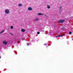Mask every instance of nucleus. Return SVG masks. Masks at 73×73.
<instances>
[{
    "mask_svg": "<svg viewBox=\"0 0 73 73\" xmlns=\"http://www.w3.org/2000/svg\"><path fill=\"white\" fill-rule=\"evenodd\" d=\"M44 14H42V13H39L38 14V15L39 16H40L41 15H43Z\"/></svg>",
    "mask_w": 73,
    "mask_h": 73,
    "instance_id": "nucleus-6",
    "label": "nucleus"
},
{
    "mask_svg": "<svg viewBox=\"0 0 73 73\" xmlns=\"http://www.w3.org/2000/svg\"><path fill=\"white\" fill-rule=\"evenodd\" d=\"M0 58H1V57L0 56Z\"/></svg>",
    "mask_w": 73,
    "mask_h": 73,
    "instance_id": "nucleus-19",
    "label": "nucleus"
},
{
    "mask_svg": "<svg viewBox=\"0 0 73 73\" xmlns=\"http://www.w3.org/2000/svg\"><path fill=\"white\" fill-rule=\"evenodd\" d=\"M30 44V43H27V45L28 46V45H29V44Z\"/></svg>",
    "mask_w": 73,
    "mask_h": 73,
    "instance_id": "nucleus-15",
    "label": "nucleus"
},
{
    "mask_svg": "<svg viewBox=\"0 0 73 73\" xmlns=\"http://www.w3.org/2000/svg\"><path fill=\"white\" fill-rule=\"evenodd\" d=\"M39 20V18H36L35 19V21H38Z\"/></svg>",
    "mask_w": 73,
    "mask_h": 73,
    "instance_id": "nucleus-5",
    "label": "nucleus"
},
{
    "mask_svg": "<svg viewBox=\"0 0 73 73\" xmlns=\"http://www.w3.org/2000/svg\"><path fill=\"white\" fill-rule=\"evenodd\" d=\"M4 32V31H2L0 33V34H1V33H3V32Z\"/></svg>",
    "mask_w": 73,
    "mask_h": 73,
    "instance_id": "nucleus-12",
    "label": "nucleus"
},
{
    "mask_svg": "<svg viewBox=\"0 0 73 73\" xmlns=\"http://www.w3.org/2000/svg\"><path fill=\"white\" fill-rule=\"evenodd\" d=\"M44 45H46V44H44Z\"/></svg>",
    "mask_w": 73,
    "mask_h": 73,
    "instance_id": "nucleus-17",
    "label": "nucleus"
},
{
    "mask_svg": "<svg viewBox=\"0 0 73 73\" xmlns=\"http://www.w3.org/2000/svg\"><path fill=\"white\" fill-rule=\"evenodd\" d=\"M64 36V35H63L62 36L58 35V36H56V37H62V36Z\"/></svg>",
    "mask_w": 73,
    "mask_h": 73,
    "instance_id": "nucleus-9",
    "label": "nucleus"
},
{
    "mask_svg": "<svg viewBox=\"0 0 73 73\" xmlns=\"http://www.w3.org/2000/svg\"><path fill=\"white\" fill-rule=\"evenodd\" d=\"M44 31H43V32H44Z\"/></svg>",
    "mask_w": 73,
    "mask_h": 73,
    "instance_id": "nucleus-18",
    "label": "nucleus"
},
{
    "mask_svg": "<svg viewBox=\"0 0 73 73\" xmlns=\"http://www.w3.org/2000/svg\"><path fill=\"white\" fill-rule=\"evenodd\" d=\"M18 6L19 7H21L22 6V4H18Z\"/></svg>",
    "mask_w": 73,
    "mask_h": 73,
    "instance_id": "nucleus-10",
    "label": "nucleus"
},
{
    "mask_svg": "<svg viewBox=\"0 0 73 73\" xmlns=\"http://www.w3.org/2000/svg\"><path fill=\"white\" fill-rule=\"evenodd\" d=\"M61 9H62V7H61V6H60L59 7V11H61Z\"/></svg>",
    "mask_w": 73,
    "mask_h": 73,
    "instance_id": "nucleus-8",
    "label": "nucleus"
},
{
    "mask_svg": "<svg viewBox=\"0 0 73 73\" xmlns=\"http://www.w3.org/2000/svg\"><path fill=\"white\" fill-rule=\"evenodd\" d=\"M5 12L6 14H9V13L10 11L8 9H6L5 10Z\"/></svg>",
    "mask_w": 73,
    "mask_h": 73,
    "instance_id": "nucleus-1",
    "label": "nucleus"
},
{
    "mask_svg": "<svg viewBox=\"0 0 73 73\" xmlns=\"http://www.w3.org/2000/svg\"><path fill=\"white\" fill-rule=\"evenodd\" d=\"M28 11H32V8L31 7H29L28 8Z\"/></svg>",
    "mask_w": 73,
    "mask_h": 73,
    "instance_id": "nucleus-4",
    "label": "nucleus"
},
{
    "mask_svg": "<svg viewBox=\"0 0 73 73\" xmlns=\"http://www.w3.org/2000/svg\"><path fill=\"white\" fill-rule=\"evenodd\" d=\"M3 43L5 45H7V43H8V42L6 40H4L3 41Z\"/></svg>",
    "mask_w": 73,
    "mask_h": 73,
    "instance_id": "nucleus-3",
    "label": "nucleus"
},
{
    "mask_svg": "<svg viewBox=\"0 0 73 73\" xmlns=\"http://www.w3.org/2000/svg\"><path fill=\"white\" fill-rule=\"evenodd\" d=\"M71 34H72V32H69V34L70 35Z\"/></svg>",
    "mask_w": 73,
    "mask_h": 73,
    "instance_id": "nucleus-16",
    "label": "nucleus"
},
{
    "mask_svg": "<svg viewBox=\"0 0 73 73\" xmlns=\"http://www.w3.org/2000/svg\"><path fill=\"white\" fill-rule=\"evenodd\" d=\"M60 13H61V12H60Z\"/></svg>",
    "mask_w": 73,
    "mask_h": 73,
    "instance_id": "nucleus-20",
    "label": "nucleus"
},
{
    "mask_svg": "<svg viewBox=\"0 0 73 73\" xmlns=\"http://www.w3.org/2000/svg\"><path fill=\"white\" fill-rule=\"evenodd\" d=\"M47 8H48V9H50V6H49V5H47Z\"/></svg>",
    "mask_w": 73,
    "mask_h": 73,
    "instance_id": "nucleus-11",
    "label": "nucleus"
},
{
    "mask_svg": "<svg viewBox=\"0 0 73 73\" xmlns=\"http://www.w3.org/2000/svg\"><path fill=\"white\" fill-rule=\"evenodd\" d=\"M65 21L64 20H61L59 21L58 23H63Z\"/></svg>",
    "mask_w": 73,
    "mask_h": 73,
    "instance_id": "nucleus-2",
    "label": "nucleus"
},
{
    "mask_svg": "<svg viewBox=\"0 0 73 73\" xmlns=\"http://www.w3.org/2000/svg\"><path fill=\"white\" fill-rule=\"evenodd\" d=\"M21 31L22 32H24L25 31V29H21Z\"/></svg>",
    "mask_w": 73,
    "mask_h": 73,
    "instance_id": "nucleus-7",
    "label": "nucleus"
},
{
    "mask_svg": "<svg viewBox=\"0 0 73 73\" xmlns=\"http://www.w3.org/2000/svg\"><path fill=\"white\" fill-rule=\"evenodd\" d=\"M11 29H13V26H11L10 27Z\"/></svg>",
    "mask_w": 73,
    "mask_h": 73,
    "instance_id": "nucleus-13",
    "label": "nucleus"
},
{
    "mask_svg": "<svg viewBox=\"0 0 73 73\" xmlns=\"http://www.w3.org/2000/svg\"><path fill=\"white\" fill-rule=\"evenodd\" d=\"M40 32H38L37 33V34H38V35H39V34H40Z\"/></svg>",
    "mask_w": 73,
    "mask_h": 73,
    "instance_id": "nucleus-14",
    "label": "nucleus"
}]
</instances>
